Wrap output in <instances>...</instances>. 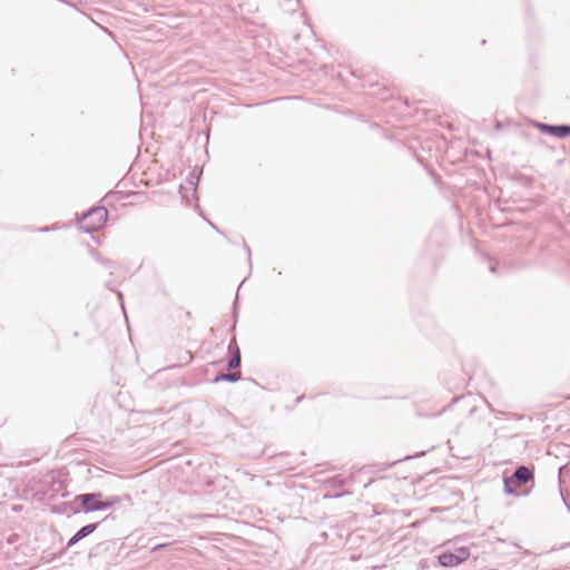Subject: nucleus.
<instances>
[{"label":"nucleus","instance_id":"obj_1","mask_svg":"<svg viewBox=\"0 0 570 570\" xmlns=\"http://www.w3.org/2000/svg\"><path fill=\"white\" fill-rule=\"evenodd\" d=\"M534 484V469L528 465H519L511 475L503 478V490L509 495H528Z\"/></svg>","mask_w":570,"mask_h":570},{"label":"nucleus","instance_id":"obj_2","mask_svg":"<svg viewBox=\"0 0 570 570\" xmlns=\"http://www.w3.org/2000/svg\"><path fill=\"white\" fill-rule=\"evenodd\" d=\"M121 498L118 495H110L104 498L101 492H87L81 493L75 497L73 503L78 505L73 510V513H78L80 511L85 513H90L95 511H105L115 504L121 502Z\"/></svg>","mask_w":570,"mask_h":570},{"label":"nucleus","instance_id":"obj_3","mask_svg":"<svg viewBox=\"0 0 570 570\" xmlns=\"http://www.w3.org/2000/svg\"><path fill=\"white\" fill-rule=\"evenodd\" d=\"M107 217V209L102 206H96L82 214L77 225L80 230L90 234L100 229L106 223Z\"/></svg>","mask_w":570,"mask_h":570},{"label":"nucleus","instance_id":"obj_4","mask_svg":"<svg viewBox=\"0 0 570 570\" xmlns=\"http://www.w3.org/2000/svg\"><path fill=\"white\" fill-rule=\"evenodd\" d=\"M353 481V476H342V475H335L332 478H328L324 480L323 482V489L325 490V493L323 495L324 499H337L342 498L344 495L351 494L348 491L342 490L346 484L351 483Z\"/></svg>","mask_w":570,"mask_h":570},{"label":"nucleus","instance_id":"obj_5","mask_svg":"<svg viewBox=\"0 0 570 570\" xmlns=\"http://www.w3.org/2000/svg\"><path fill=\"white\" fill-rule=\"evenodd\" d=\"M470 557V550L469 548L461 547L455 549L454 551H444L438 556V562L440 566L444 568H453L461 563H463L465 560H468Z\"/></svg>","mask_w":570,"mask_h":570},{"label":"nucleus","instance_id":"obj_6","mask_svg":"<svg viewBox=\"0 0 570 570\" xmlns=\"http://www.w3.org/2000/svg\"><path fill=\"white\" fill-rule=\"evenodd\" d=\"M535 127L546 135H551L557 138H567L570 135V125H551L546 122H537Z\"/></svg>","mask_w":570,"mask_h":570},{"label":"nucleus","instance_id":"obj_7","mask_svg":"<svg viewBox=\"0 0 570 570\" xmlns=\"http://www.w3.org/2000/svg\"><path fill=\"white\" fill-rule=\"evenodd\" d=\"M99 523L98 522H94V523H88L83 527H81L70 539L69 541L67 542V548H71L73 547L76 543H78L79 541H81L82 539L87 538L88 535H90L92 532L96 531V529L98 528Z\"/></svg>","mask_w":570,"mask_h":570},{"label":"nucleus","instance_id":"obj_8","mask_svg":"<svg viewBox=\"0 0 570 570\" xmlns=\"http://www.w3.org/2000/svg\"><path fill=\"white\" fill-rule=\"evenodd\" d=\"M230 357L227 363L229 371L237 370L240 366V350L235 340H232L228 345Z\"/></svg>","mask_w":570,"mask_h":570},{"label":"nucleus","instance_id":"obj_9","mask_svg":"<svg viewBox=\"0 0 570 570\" xmlns=\"http://www.w3.org/2000/svg\"><path fill=\"white\" fill-rule=\"evenodd\" d=\"M279 7L286 13H294L299 9V0H281Z\"/></svg>","mask_w":570,"mask_h":570},{"label":"nucleus","instance_id":"obj_10","mask_svg":"<svg viewBox=\"0 0 570 570\" xmlns=\"http://www.w3.org/2000/svg\"><path fill=\"white\" fill-rule=\"evenodd\" d=\"M240 376L242 375L238 370L236 372L230 371L228 373H224V381L235 383L240 380Z\"/></svg>","mask_w":570,"mask_h":570},{"label":"nucleus","instance_id":"obj_11","mask_svg":"<svg viewBox=\"0 0 570 570\" xmlns=\"http://www.w3.org/2000/svg\"><path fill=\"white\" fill-rule=\"evenodd\" d=\"M95 258L97 262H99L101 265H104L107 268H115L117 265L116 262L105 258V257L100 256L99 254H96Z\"/></svg>","mask_w":570,"mask_h":570},{"label":"nucleus","instance_id":"obj_12","mask_svg":"<svg viewBox=\"0 0 570 570\" xmlns=\"http://www.w3.org/2000/svg\"><path fill=\"white\" fill-rule=\"evenodd\" d=\"M424 454H425V452L423 451V452H419V453H416V454H414V455H406V456H404L403 459H397V460H395V461H393V462H391V463L385 464V468H384V469H385V470H386V469H390V468H392L393 465H395L396 463H399V462H401V461H406V460H410V459H412V458H420V456H422V455H424Z\"/></svg>","mask_w":570,"mask_h":570},{"label":"nucleus","instance_id":"obj_13","mask_svg":"<svg viewBox=\"0 0 570 570\" xmlns=\"http://www.w3.org/2000/svg\"><path fill=\"white\" fill-rule=\"evenodd\" d=\"M561 471H562V468L559 469V474H561ZM558 479H559V491H560L561 499L563 500L564 504L567 505L568 511L570 512V504H568V502L562 493V490H561V476L558 475Z\"/></svg>","mask_w":570,"mask_h":570},{"label":"nucleus","instance_id":"obj_14","mask_svg":"<svg viewBox=\"0 0 570 570\" xmlns=\"http://www.w3.org/2000/svg\"><path fill=\"white\" fill-rule=\"evenodd\" d=\"M19 539V535L17 533H11L8 538H7V542L9 544H13L18 541Z\"/></svg>","mask_w":570,"mask_h":570},{"label":"nucleus","instance_id":"obj_15","mask_svg":"<svg viewBox=\"0 0 570 570\" xmlns=\"http://www.w3.org/2000/svg\"><path fill=\"white\" fill-rule=\"evenodd\" d=\"M224 381V372L218 373L214 379V383L223 382Z\"/></svg>","mask_w":570,"mask_h":570},{"label":"nucleus","instance_id":"obj_16","mask_svg":"<svg viewBox=\"0 0 570 570\" xmlns=\"http://www.w3.org/2000/svg\"><path fill=\"white\" fill-rule=\"evenodd\" d=\"M243 246H244V249H246L247 256H248V261L250 262V248H249V246L247 245V243L245 240L243 242Z\"/></svg>","mask_w":570,"mask_h":570},{"label":"nucleus","instance_id":"obj_17","mask_svg":"<svg viewBox=\"0 0 570 570\" xmlns=\"http://www.w3.org/2000/svg\"><path fill=\"white\" fill-rule=\"evenodd\" d=\"M164 547H166V544H157L153 548V551H158V550L163 549Z\"/></svg>","mask_w":570,"mask_h":570},{"label":"nucleus","instance_id":"obj_18","mask_svg":"<svg viewBox=\"0 0 570 570\" xmlns=\"http://www.w3.org/2000/svg\"><path fill=\"white\" fill-rule=\"evenodd\" d=\"M209 225L217 232L222 234V230L214 224L209 222Z\"/></svg>","mask_w":570,"mask_h":570},{"label":"nucleus","instance_id":"obj_19","mask_svg":"<svg viewBox=\"0 0 570 570\" xmlns=\"http://www.w3.org/2000/svg\"><path fill=\"white\" fill-rule=\"evenodd\" d=\"M118 297L120 298V301H122V293L121 292H118ZM121 307L124 308V302H121Z\"/></svg>","mask_w":570,"mask_h":570},{"label":"nucleus","instance_id":"obj_20","mask_svg":"<svg viewBox=\"0 0 570 570\" xmlns=\"http://www.w3.org/2000/svg\"><path fill=\"white\" fill-rule=\"evenodd\" d=\"M491 272H492V273H495V272H497V266H495V265H492V266H491Z\"/></svg>","mask_w":570,"mask_h":570},{"label":"nucleus","instance_id":"obj_21","mask_svg":"<svg viewBox=\"0 0 570 570\" xmlns=\"http://www.w3.org/2000/svg\"><path fill=\"white\" fill-rule=\"evenodd\" d=\"M48 230H49V227L40 228V232H48Z\"/></svg>","mask_w":570,"mask_h":570},{"label":"nucleus","instance_id":"obj_22","mask_svg":"<svg viewBox=\"0 0 570 570\" xmlns=\"http://www.w3.org/2000/svg\"><path fill=\"white\" fill-rule=\"evenodd\" d=\"M124 499H125V500H127V501H129V500H130V495H129V494H126V495L124 497Z\"/></svg>","mask_w":570,"mask_h":570},{"label":"nucleus","instance_id":"obj_23","mask_svg":"<svg viewBox=\"0 0 570 570\" xmlns=\"http://www.w3.org/2000/svg\"><path fill=\"white\" fill-rule=\"evenodd\" d=\"M497 129H500L501 128V122H497Z\"/></svg>","mask_w":570,"mask_h":570}]
</instances>
